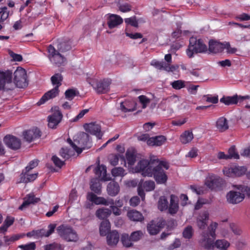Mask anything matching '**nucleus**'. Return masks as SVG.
I'll use <instances>...</instances> for the list:
<instances>
[{"mask_svg": "<svg viewBox=\"0 0 250 250\" xmlns=\"http://www.w3.org/2000/svg\"><path fill=\"white\" fill-rule=\"evenodd\" d=\"M169 167L167 162L151 158L150 161L144 159L139 161L135 170L144 177H153L157 184H163L167 180L165 170H167Z\"/></svg>", "mask_w": 250, "mask_h": 250, "instance_id": "1", "label": "nucleus"}, {"mask_svg": "<svg viewBox=\"0 0 250 250\" xmlns=\"http://www.w3.org/2000/svg\"><path fill=\"white\" fill-rule=\"evenodd\" d=\"M57 43V50L52 44L47 47L48 57L53 64L60 66L63 65L66 61L65 58L60 52L63 53L70 50L71 41L68 39H63L58 40Z\"/></svg>", "mask_w": 250, "mask_h": 250, "instance_id": "2", "label": "nucleus"}, {"mask_svg": "<svg viewBox=\"0 0 250 250\" xmlns=\"http://www.w3.org/2000/svg\"><path fill=\"white\" fill-rule=\"evenodd\" d=\"M217 227V223L212 222L208 227V230L203 232L202 245L205 249L211 250L216 247L220 249H226L229 246V243L225 240H218L214 242Z\"/></svg>", "mask_w": 250, "mask_h": 250, "instance_id": "3", "label": "nucleus"}, {"mask_svg": "<svg viewBox=\"0 0 250 250\" xmlns=\"http://www.w3.org/2000/svg\"><path fill=\"white\" fill-rule=\"evenodd\" d=\"M208 50L207 46L203 42L202 39H197L191 37L189 39V44L186 52L188 56L192 58L194 54L204 53Z\"/></svg>", "mask_w": 250, "mask_h": 250, "instance_id": "4", "label": "nucleus"}, {"mask_svg": "<svg viewBox=\"0 0 250 250\" xmlns=\"http://www.w3.org/2000/svg\"><path fill=\"white\" fill-rule=\"evenodd\" d=\"M57 231L60 236L67 242H76L79 240L76 231L67 225H61L57 228Z\"/></svg>", "mask_w": 250, "mask_h": 250, "instance_id": "5", "label": "nucleus"}, {"mask_svg": "<svg viewBox=\"0 0 250 250\" xmlns=\"http://www.w3.org/2000/svg\"><path fill=\"white\" fill-rule=\"evenodd\" d=\"M14 82L17 87L24 88L28 85L27 74L25 70L18 67L14 73Z\"/></svg>", "mask_w": 250, "mask_h": 250, "instance_id": "6", "label": "nucleus"}, {"mask_svg": "<svg viewBox=\"0 0 250 250\" xmlns=\"http://www.w3.org/2000/svg\"><path fill=\"white\" fill-rule=\"evenodd\" d=\"M205 185L211 190H220L224 184L223 180L218 176L212 174L206 179Z\"/></svg>", "mask_w": 250, "mask_h": 250, "instance_id": "7", "label": "nucleus"}, {"mask_svg": "<svg viewBox=\"0 0 250 250\" xmlns=\"http://www.w3.org/2000/svg\"><path fill=\"white\" fill-rule=\"evenodd\" d=\"M111 81L108 79L96 81L91 84L92 86L98 94H104L109 90Z\"/></svg>", "mask_w": 250, "mask_h": 250, "instance_id": "8", "label": "nucleus"}, {"mask_svg": "<svg viewBox=\"0 0 250 250\" xmlns=\"http://www.w3.org/2000/svg\"><path fill=\"white\" fill-rule=\"evenodd\" d=\"M86 198L89 201L94 203L96 205H104L105 206H114L115 202L113 199L106 200L102 197H98L96 195L91 192H89L87 194Z\"/></svg>", "mask_w": 250, "mask_h": 250, "instance_id": "9", "label": "nucleus"}, {"mask_svg": "<svg viewBox=\"0 0 250 250\" xmlns=\"http://www.w3.org/2000/svg\"><path fill=\"white\" fill-rule=\"evenodd\" d=\"M4 144L9 148L13 150H18L21 146V140L12 135H6L3 138Z\"/></svg>", "mask_w": 250, "mask_h": 250, "instance_id": "10", "label": "nucleus"}, {"mask_svg": "<svg viewBox=\"0 0 250 250\" xmlns=\"http://www.w3.org/2000/svg\"><path fill=\"white\" fill-rule=\"evenodd\" d=\"M74 142L79 146V147L83 149L89 148L91 147V143L89 136L86 133L82 132L79 134L77 138L74 139Z\"/></svg>", "mask_w": 250, "mask_h": 250, "instance_id": "11", "label": "nucleus"}, {"mask_svg": "<svg viewBox=\"0 0 250 250\" xmlns=\"http://www.w3.org/2000/svg\"><path fill=\"white\" fill-rule=\"evenodd\" d=\"M85 130L91 134L95 135L98 139H101L103 134L101 132V125L96 122L86 124L84 125Z\"/></svg>", "mask_w": 250, "mask_h": 250, "instance_id": "12", "label": "nucleus"}, {"mask_svg": "<svg viewBox=\"0 0 250 250\" xmlns=\"http://www.w3.org/2000/svg\"><path fill=\"white\" fill-rule=\"evenodd\" d=\"M62 118V114L59 110L54 111L52 114L48 117V126L49 128H56Z\"/></svg>", "mask_w": 250, "mask_h": 250, "instance_id": "13", "label": "nucleus"}, {"mask_svg": "<svg viewBox=\"0 0 250 250\" xmlns=\"http://www.w3.org/2000/svg\"><path fill=\"white\" fill-rule=\"evenodd\" d=\"M23 136L26 141L30 143L39 138L41 136V132L37 127H33L32 129L24 131L23 132Z\"/></svg>", "mask_w": 250, "mask_h": 250, "instance_id": "14", "label": "nucleus"}, {"mask_svg": "<svg viewBox=\"0 0 250 250\" xmlns=\"http://www.w3.org/2000/svg\"><path fill=\"white\" fill-rule=\"evenodd\" d=\"M12 80V72L10 70L2 71L0 70V91L5 89L7 83H11Z\"/></svg>", "mask_w": 250, "mask_h": 250, "instance_id": "15", "label": "nucleus"}, {"mask_svg": "<svg viewBox=\"0 0 250 250\" xmlns=\"http://www.w3.org/2000/svg\"><path fill=\"white\" fill-rule=\"evenodd\" d=\"M226 198L229 203L236 204L243 200L244 194L239 192L231 190L227 193Z\"/></svg>", "mask_w": 250, "mask_h": 250, "instance_id": "16", "label": "nucleus"}, {"mask_svg": "<svg viewBox=\"0 0 250 250\" xmlns=\"http://www.w3.org/2000/svg\"><path fill=\"white\" fill-rule=\"evenodd\" d=\"M60 90L58 89V86H55L53 89L46 92L40 99L37 103L38 105L44 104L49 100L52 99L56 97L59 94Z\"/></svg>", "mask_w": 250, "mask_h": 250, "instance_id": "17", "label": "nucleus"}, {"mask_svg": "<svg viewBox=\"0 0 250 250\" xmlns=\"http://www.w3.org/2000/svg\"><path fill=\"white\" fill-rule=\"evenodd\" d=\"M209 218V213L208 211H201L197 218V224L198 228L204 229L207 226V221Z\"/></svg>", "mask_w": 250, "mask_h": 250, "instance_id": "18", "label": "nucleus"}, {"mask_svg": "<svg viewBox=\"0 0 250 250\" xmlns=\"http://www.w3.org/2000/svg\"><path fill=\"white\" fill-rule=\"evenodd\" d=\"M40 200V198L36 197L34 194H29L24 198V201L19 207V209L22 210L29 205L37 203Z\"/></svg>", "mask_w": 250, "mask_h": 250, "instance_id": "19", "label": "nucleus"}, {"mask_svg": "<svg viewBox=\"0 0 250 250\" xmlns=\"http://www.w3.org/2000/svg\"><path fill=\"white\" fill-rule=\"evenodd\" d=\"M167 140L166 136L159 135L149 138L147 144L149 146H161Z\"/></svg>", "mask_w": 250, "mask_h": 250, "instance_id": "20", "label": "nucleus"}, {"mask_svg": "<svg viewBox=\"0 0 250 250\" xmlns=\"http://www.w3.org/2000/svg\"><path fill=\"white\" fill-rule=\"evenodd\" d=\"M225 48V44L214 41H210L208 44V50L213 53L221 52Z\"/></svg>", "mask_w": 250, "mask_h": 250, "instance_id": "21", "label": "nucleus"}, {"mask_svg": "<svg viewBox=\"0 0 250 250\" xmlns=\"http://www.w3.org/2000/svg\"><path fill=\"white\" fill-rule=\"evenodd\" d=\"M123 22L122 18L118 15L111 14L107 21V25L110 29H112L122 24Z\"/></svg>", "mask_w": 250, "mask_h": 250, "instance_id": "22", "label": "nucleus"}, {"mask_svg": "<svg viewBox=\"0 0 250 250\" xmlns=\"http://www.w3.org/2000/svg\"><path fill=\"white\" fill-rule=\"evenodd\" d=\"M106 190L109 195L115 196L120 191L119 185L114 181H111L107 185Z\"/></svg>", "mask_w": 250, "mask_h": 250, "instance_id": "23", "label": "nucleus"}, {"mask_svg": "<svg viewBox=\"0 0 250 250\" xmlns=\"http://www.w3.org/2000/svg\"><path fill=\"white\" fill-rule=\"evenodd\" d=\"M119 234L116 230L108 233L106 236L107 244L110 246H116L119 242Z\"/></svg>", "mask_w": 250, "mask_h": 250, "instance_id": "24", "label": "nucleus"}, {"mask_svg": "<svg viewBox=\"0 0 250 250\" xmlns=\"http://www.w3.org/2000/svg\"><path fill=\"white\" fill-rule=\"evenodd\" d=\"M179 209L178 198L174 195H170V205L168 208L169 213L171 214H176Z\"/></svg>", "mask_w": 250, "mask_h": 250, "instance_id": "25", "label": "nucleus"}, {"mask_svg": "<svg viewBox=\"0 0 250 250\" xmlns=\"http://www.w3.org/2000/svg\"><path fill=\"white\" fill-rule=\"evenodd\" d=\"M56 227V224H50L48 226V229L47 230L44 229H41L36 231V234L40 237H48L54 232Z\"/></svg>", "mask_w": 250, "mask_h": 250, "instance_id": "26", "label": "nucleus"}, {"mask_svg": "<svg viewBox=\"0 0 250 250\" xmlns=\"http://www.w3.org/2000/svg\"><path fill=\"white\" fill-rule=\"evenodd\" d=\"M28 172H26V170H22L20 176V183H27L34 181L37 178V173L29 174Z\"/></svg>", "mask_w": 250, "mask_h": 250, "instance_id": "27", "label": "nucleus"}, {"mask_svg": "<svg viewBox=\"0 0 250 250\" xmlns=\"http://www.w3.org/2000/svg\"><path fill=\"white\" fill-rule=\"evenodd\" d=\"M99 178H93L90 181V188L95 193L101 194L102 192V185Z\"/></svg>", "mask_w": 250, "mask_h": 250, "instance_id": "28", "label": "nucleus"}, {"mask_svg": "<svg viewBox=\"0 0 250 250\" xmlns=\"http://www.w3.org/2000/svg\"><path fill=\"white\" fill-rule=\"evenodd\" d=\"M95 173L98 176L101 181H107L109 179L106 178V167L104 165H99L95 168Z\"/></svg>", "mask_w": 250, "mask_h": 250, "instance_id": "29", "label": "nucleus"}, {"mask_svg": "<svg viewBox=\"0 0 250 250\" xmlns=\"http://www.w3.org/2000/svg\"><path fill=\"white\" fill-rule=\"evenodd\" d=\"M216 127L220 132H224L229 128L228 121L224 117H220L216 121Z\"/></svg>", "mask_w": 250, "mask_h": 250, "instance_id": "30", "label": "nucleus"}, {"mask_svg": "<svg viewBox=\"0 0 250 250\" xmlns=\"http://www.w3.org/2000/svg\"><path fill=\"white\" fill-rule=\"evenodd\" d=\"M111 228L110 223L108 220H103L100 224L99 231L100 235L105 236L110 231Z\"/></svg>", "mask_w": 250, "mask_h": 250, "instance_id": "31", "label": "nucleus"}, {"mask_svg": "<svg viewBox=\"0 0 250 250\" xmlns=\"http://www.w3.org/2000/svg\"><path fill=\"white\" fill-rule=\"evenodd\" d=\"M127 217L133 221H142L144 220L142 214L136 210L128 211L127 212Z\"/></svg>", "mask_w": 250, "mask_h": 250, "instance_id": "32", "label": "nucleus"}, {"mask_svg": "<svg viewBox=\"0 0 250 250\" xmlns=\"http://www.w3.org/2000/svg\"><path fill=\"white\" fill-rule=\"evenodd\" d=\"M193 139V134L192 131L186 130L180 136V141L182 144H186L190 142Z\"/></svg>", "mask_w": 250, "mask_h": 250, "instance_id": "33", "label": "nucleus"}, {"mask_svg": "<svg viewBox=\"0 0 250 250\" xmlns=\"http://www.w3.org/2000/svg\"><path fill=\"white\" fill-rule=\"evenodd\" d=\"M127 163L130 166L133 165L136 160V152L133 149H128L125 153Z\"/></svg>", "mask_w": 250, "mask_h": 250, "instance_id": "34", "label": "nucleus"}, {"mask_svg": "<svg viewBox=\"0 0 250 250\" xmlns=\"http://www.w3.org/2000/svg\"><path fill=\"white\" fill-rule=\"evenodd\" d=\"M220 102L227 105L237 104L238 102V96L235 95L232 97H224L220 99Z\"/></svg>", "mask_w": 250, "mask_h": 250, "instance_id": "35", "label": "nucleus"}, {"mask_svg": "<svg viewBox=\"0 0 250 250\" xmlns=\"http://www.w3.org/2000/svg\"><path fill=\"white\" fill-rule=\"evenodd\" d=\"M111 213V210L108 208H100L96 211V214L97 217L104 220L106 219Z\"/></svg>", "mask_w": 250, "mask_h": 250, "instance_id": "36", "label": "nucleus"}, {"mask_svg": "<svg viewBox=\"0 0 250 250\" xmlns=\"http://www.w3.org/2000/svg\"><path fill=\"white\" fill-rule=\"evenodd\" d=\"M147 229L149 233L151 235H156L160 231V229L156 225L155 221H151L147 226Z\"/></svg>", "mask_w": 250, "mask_h": 250, "instance_id": "37", "label": "nucleus"}, {"mask_svg": "<svg viewBox=\"0 0 250 250\" xmlns=\"http://www.w3.org/2000/svg\"><path fill=\"white\" fill-rule=\"evenodd\" d=\"M63 78L62 75L59 73H56L51 78L52 83L55 86H58V89L62 85V82Z\"/></svg>", "mask_w": 250, "mask_h": 250, "instance_id": "38", "label": "nucleus"}, {"mask_svg": "<svg viewBox=\"0 0 250 250\" xmlns=\"http://www.w3.org/2000/svg\"><path fill=\"white\" fill-rule=\"evenodd\" d=\"M60 156L65 160L68 159L73 155V151L67 147H62L60 150Z\"/></svg>", "mask_w": 250, "mask_h": 250, "instance_id": "39", "label": "nucleus"}, {"mask_svg": "<svg viewBox=\"0 0 250 250\" xmlns=\"http://www.w3.org/2000/svg\"><path fill=\"white\" fill-rule=\"evenodd\" d=\"M158 209L161 211L167 209L168 208V202L165 197H161L158 203Z\"/></svg>", "mask_w": 250, "mask_h": 250, "instance_id": "40", "label": "nucleus"}, {"mask_svg": "<svg viewBox=\"0 0 250 250\" xmlns=\"http://www.w3.org/2000/svg\"><path fill=\"white\" fill-rule=\"evenodd\" d=\"M234 171V177H240L244 175L247 171V168L245 167L235 166L233 167Z\"/></svg>", "mask_w": 250, "mask_h": 250, "instance_id": "41", "label": "nucleus"}, {"mask_svg": "<svg viewBox=\"0 0 250 250\" xmlns=\"http://www.w3.org/2000/svg\"><path fill=\"white\" fill-rule=\"evenodd\" d=\"M121 241L123 245L127 248L131 247L133 245L132 241L129 236L128 234L124 233L122 234L121 237Z\"/></svg>", "mask_w": 250, "mask_h": 250, "instance_id": "42", "label": "nucleus"}, {"mask_svg": "<svg viewBox=\"0 0 250 250\" xmlns=\"http://www.w3.org/2000/svg\"><path fill=\"white\" fill-rule=\"evenodd\" d=\"M9 11L6 6L0 7V22L5 21L9 17Z\"/></svg>", "mask_w": 250, "mask_h": 250, "instance_id": "43", "label": "nucleus"}, {"mask_svg": "<svg viewBox=\"0 0 250 250\" xmlns=\"http://www.w3.org/2000/svg\"><path fill=\"white\" fill-rule=\"evenodd\" d=\"M155 183L152 180L146 181L143 184V188L146 191H150L154 189Z\"/></svg>", "mask_w": 250, "mask_h": 250, "instance_id": "44", "label": "nucleus"}, {"mask_svg": "<svg viewBox=\"0 0 250 250\" xmlns=\"http://www.w3.org/2000/svg\"><path fill=\"white\" fill-rule=\"evenodd\" d=\"M111 173L114 177H123L125 175V169L121 167H116L113 168L111 170Z\"/></svg>", "mask_w": 250, "mask_h": 250, "instance_id": "45", "label": "nucleus"}, {"mask_svg": "<svg viewBox=\"0 0 250 250\" xmlns=\"http://www.w3.org/2000/svg\"><path fill=\"white\" fill-rule=\"evenodd\" d=\"M65 98L68 100H72L77 95V91L74 89H68L64 93Z\"/></svg>", "mask_w": 250, "mask_h": 250, "instance_id": "46", "label": "nucleus"}, {"mask_svg": "<svg viewBox=\"0 0 250 250\" xmlns=\"http://www.w3.org/2000/svg\"><path fill=\"white\" fill-rule=\"evenodd\" d=\"M119 9L122 12H129L131 10V6L127 3H121L120 1L117 2Z\"/></svg>", "mask_w": 250, "mask_h": 250, "instance_id": "47", "label": "nucleus"}, {"mask_svg": "<svg viewBox=\"0 0 250 250\" xmlns=\"http://www.w3.org/2000/svg\"><path fill=\"white\" fill-rule=\"evenodd\" d=\"M193 229L191 226H188L183 230V236L186 239H190L193 235Z\"/></svg>", "mask_w": 250, "mask_h": 250, "instance_id": "48", "label": "nucleus"}, {"mask_svg": "<svg viewBox=\"0 0 250 250\" xmlns=\"http://www.w3.org/2000/svg\"><path fill=\"white\" fill-rule=\"evenodd\" d=\"M171 85L173 89L176 90L181 89L186 86L185 82L181 80L173 81Z\"/></svg>", "mask_w": 250, "mask_h": 250, "instance_id": "49", "label": "nucleus"}, {"mask_svg": "<svg viewBox=\"0 0 250 250\" xmlns=\"http://www.w3.org/2000/svg\"><path fill=\"white\" fill-rule=\"evenodd\" d=\"M229 155H228L229 159H238L239 158V155L236 151L235 146H231L228 150Z\"/></svg>", "mask_w": 250, "mask_h": 250, "instance_id": "50", "label": "nucleus"}, {"mask_svg": "<svg viewBox=\"0 0 250 250\" xmlns=\"http://www.w3.org/2000/svg\"><path fill=\"white\" fill-rule=\"evenodd\" d=\"M63 250L62 245L57 243H53L46 245L44 247V250Z\"/></svg>", "mask_w": 250, "mask_h": 250, "instance_id": "51", "label": "nucleus"}, {"mask_svg": "<svg viewBox=\"0 0 250 250\" xmlns=\"http://www.w3.org/2000/svg\"><path fill=\"white\" fill-rule=\"evenodd\" d=\"M119 157L124 160V158L122 157L119 154H112L110 155L109 157L110 164L113 166L117 165L119 162Z\"/></svg>", "mask_w": 250, "mask_h": 250, "instance_id": "52", "label": "nucleus"}, {"mask_svg": "<svg viewBox=\"0 0 250 250\" xmlns=\"http://www.w3.org/2000/svg\"><path fill=\"white\" fill-rule=\"evenodd\" d=\"M175 69V67L174 65H171V63L163 61L162 62V70H165L167 72H170Z\"/></svg>", "mask_w": 250, "mask_h": 250, "instance_id": "53", "label": "nucleus"}, {"mask_svg": "<svg viewBox=\"0 0 250 250\" xmlns=\"http://www.w3.org/2000/svg\"><path fill=\"white\" fill-rule=\"evenodd\" d=\"M143 235V232L141 230L134 231L130 235V238L133 242L139 241Z\"/></svg>", "mask_w": 250, "mask_h": 250, "instance_id": "54", "label": "nucleus"}, {"mask_svg": "<svg viewBox=\"0 0 250 250\" xmlns=\"http://www.w3.org/2000/svg\"><path fill=\"white\" fill-rule=\"evenodd\" d=\"M125 21L127 24L130 25L135 27H138V22L135 16L126 18L125 19Z\"/></svg>", "mask_w": 250, "mask_h": 250, "instance_id": "55", "label": "nucleus"}, {"mask_svg": "<svg viewBox=\"0 0 250 250\" xmlns=\"http://www.w3.org/2000/svg\"><path fill=\"white\" fill-rule=\"evenodd\" d=\"M237 188L242 192V194L246 195L250 198V188L244 185H238Z\"/></svg>", "mask_w": 250, "mask_h": 250, "instance_id": "56", "label": "nucleus"}, {"mask_svg": "<svg viewBox=\"0 0 250 250\" xmlns=\"http://www.w3.org/2000/svg\"><path fill=\"white\" fill-rule=\"evenodd\" d=\"M36 244L34 242H31L26 245H21L18 246V248L21 250H35L36 249Z\"/></svg>", "mask_w": 250, "mask_h": 250, "instance_id": "57", "label": "nucleus"}, {"mask_svg": "<svg viewBox=\"0 0 250 250\" xmlns=\"http://www.w3.org/2000/svg\"><path fill=\"white\" fill-rule=\"evenodd\" d=\"M139 100L141 104H142L143 108L147 106V104L150 103V100L145 95H140L138 97Z\"/></svg>", "mask_w": 250, "mask_h": 250, "instance_id": "58", "label": "nucleus"}, {"mask_svg": "<svg viewBox=\"0 0 250 250\" xmlns=\"http://www.w3.org/2000/svg\"><path fill=\"white\" fill-rule=\"evenodd\" d=\"M52 160L55 165L59 167H62L64 165V161H62L56 155L53 156Z\"/></svg>", "mask_w": 250, "mask_h": 250, "instance_id": "59", "label": "nucleus"}, {"mask_svg": "<svg viewBox=\"0 0 250 250\" xmlns=\"http://www.w3.org/2000/svg\"><path fill=\"white\" fill-rule=\"evenodd\" d=\"M39 161L38 160H33L30 161L29 163V165L26 167L25 169L23 170H26V172H29L30 170L36 167L38 165Z\"/></svg>", "mask_w": 250, "mask_h": 250, "instance_id": "60", "label": "nucleus"}, {"mask_svg": "<svg viewBox=\"0 0 250 250\" xmlns=\"http://www.w3.org/2000/svg\"><path fill=\"white\" fill-rule=\"evenodd\" d=\"M67 142L70 144V145L72 146L73 149L78 153L80 154L82 152V149L79 148L77 146L76 143L74 141V142L70 139L68 138L67 140Z\"/></svg>", "mask_w": 250, "mask_h": 250, "instance_id": "61", "label": "nucleus"}, {"mask_svg": "<svg viewBox=\"0 0 250 250\" xmlns=\"http://www.w3.org/2000/svg\"><path fill=\"white\" fill-rule=\"evenodd\" d=\"M223 173L226 176L229 177H234V171L233 170V167H225L223 169Z\"/></svg>", "mask_w": 250, "mask_h": 250, "instance_id": "62", "label": "nucleus"}, {"mask_svg": "<svg viewBox=\"0 0 250 250\" xmlns=\"http://www.w3.org/2000/svg\"><path fill=\"white\" fill-rule=\"evenodd\" d=\"M206 98V101L212 104H217L218 102V96H211V95H207L204 96Z\"/></svg>", "mask_w": 250, "mask_h": 250, "instance_id": "63", "label": "nucleus"}, {"mask_svg": "<svg viewBox=\"0 0 250 250\" xmlns=\"http://www.w3.org/2000/svg\"><path fill=\"white\" fill-rule=\"evenodd\" d=\"M166 226L167 229L172 230L176 226V222L174 219H170L166 222Z\"/></svg>", "mask_w": 250, "mask_h": 250, "instance_id": "64", "label": "nucleus"}]
</instances>
